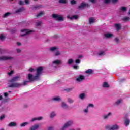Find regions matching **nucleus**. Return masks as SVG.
I'll list each match as a JSON object with an SVG mask.
<instances>
[{"label":"nucleus","instance_id":"c756f323","mask_svg":"<svg viewBox=\"0 0 130 130\" xmlns=\"http://www.w3.org/2000/svg\"><path fill=\"white\" fill-rule=\"evenodd\" d=\"M60 55V52L59 51H56L55 53H54V55L55 56H58V55Z\"/></svg>","mask_w":130,"mask_h":130},{"label":"nucleus","instance_id":"8fccbe9b","mask_svg":"<svg viewBox=\"0 0 130 130\" xmlns=\"http://www.w3.org/2000/svg\"><path fill=\"white\" fill-rule=\"evenodd\" d=\"M74 69H75V70H78V69H79V66H77V65H74L73 66Z\"/></svg>","mask_w":130,"mask_h":130},{"label":"nucleus","instance_id":"aec40b11","mask_svg":"<svg viewBox=\"0 0 130 130\" xmlns=\"http://www.w3.org/2000/svg\"><path fill=\"white\" fill-rule=\"evenodd\" d=\"M17 123L15 122H11L9 124V126L12 127V126H16Z\"/></svg>","mask_w":130,"mask_h":130},{"label":"nucleus","instance_id":"0eeeda50","mask_svg":"<svg viewBox=\"0 0 130 130\" xmlns=\"http://www.w3.org/2000/svg\"><path fill=\"white\" fill-rule=\"evenodd\" d=\"M106 129H109V130H117L119 128V126L117 125H114L112 126H107L106 127Z\"/></svg>","mask_w":130,"mask_h":130},{"label":"nucleus","instance_id":"680f3d73","mask_svg":"<svg viewBox=\"0 0 130 130\" xmlns=\"http://www.w3.org/2000/svg\"><path fill=\"white\" fill-rule=\"evenodd\" d=\"M111 1H112V3H113L114 4L115 3H116V2H117V0H111Z\"/></svg>","mask_w":130,"mask_h":130},{"label":"nucleus","instance_id":"4468645a","mask_svg":"<svg viewBox=\"0 0 130 130\" xmlns=\"http://www.w3.org/2000/svg\"><path fill=\"white\" fill-rule=\"evenodd\" d=\"M93 71L92 69H88L85 71L86 74H88V75H93Z\"/></svg>","mask_w":130,"mask_h":130},{"label":"nucleus","instance_id":"a878e982","mask_svg":"<svg viewBox=\"0 0 130 130\" xmlns=\"http://www.w3.org/2000/svg\"><path fill=\"white\" fill-rule=\"evenodd\" d=\"M89 24H93L95 22V20H94V19L93 17H90L89 19Z\"/></svg>","mask_w":130,"mask_h":130},{"label":"nucleus","instance_id":"2f4dec72","mask_svg":"<svg viewBox=\"0 0 130 130\" xmlns=\"http://www.w3.org/2000/svg\"><path fill=\"white\" fill-rule=\"evenodd\" d=\"M5 36H4L3 34H1L0 35V39L1 40H2V41H4V40H5Z\"/></svg>","mask_w":130,"mask_h":130},{"label":"nucleus","instance_id":"a19ab883","mask_svg":"<svg viewBox=\"0 0 130 130\" xmlns=\"http://www.w3.org/2000/svg\"><path fill=\"white\" fill-rule=\"evenodd\" d=\"M40 7V6H38V5H34L33 6V9L35 10L36 9H38Z\"/></svg>","mask_w":130,"mask_h":130},{"label":"nucleus","instance_id":"6ab92c4d","mask_svg":"<svg viewBox=\"0 0 130 130\" xmlns=\"http://www.w3.org/2000/svg\"><path fill=\"white\" fill-rule=\"evenodd\" d=\"M60 63H61V61H60V60H56L53 61V64H57V66H58V64H60Z\"/></svg>","mask_w":130,"mask_h":130},{"label":"nucleus","instance_id":"4d7b16f0","mask_svg":"<svg viewBox=\"0 0 130 130\" xmlns=\"http://www.w3.org/2000/svg\"><path fill=\"white\" fill-rule=\"evenodd\" d=\"M16 51H17L18 53H20V52H21V49H16Z\"/></svg>","mask_w":130,"mask_h":130},{"label":"nucleus","instance_id":"bb28decb","mask_svg":"<svg viewBox=\"0 0 130 130\" xmlns=\"http://www.w3.org/2000/svg\"><path fill=\"white\" fill-rule=\"evenodd\" d=\"M122 102V100L119 99L117 102H116L115 105H119V104H120V103H121Z\"/></svg>","mask_w":130,"mask_h":130},{"label":"nucleus","instance_id":"9d476101","mask_svg":"<svg viewBox=\"0 0 130 130\" xmlns=\"http://www.w3.org/2000/svg\"><path fill=\"white\" fill-rule=\"evenodd\" d=\"M12 57H7L5 56H3L2 57H0V61L3 60V61H5V60H9V59H11Z\"/></svg>","mask_w":130,"mask_h":130},{"label":"nucleus","instance_id":"cd10ccee","mask_svg":"<svg viewBox=\"0 0 130 130\" xmlns=\"http://www.w3.org/2000/svg\"><path fill=\"white\" fill-rule=\"evenodd\" d=\"M114 41L116 42V43H117V44H118V43H119V42H120V41L119 40V38L116 37L114 39Z\"/></svg>","mask_w":130,"mask_h":130},{"label":"nucleus","instance_id":"f03ea898","mask_svg":"<svg viewBox=\"0 0 130 130\" xmlns=\"http://www.w3.org/2000/svg\"><path fill=\"white\" fill-rule=\"evenodd\" d=\"M28 79L29 82H34V81H38L39 78L36 75L33 76V75L31 74H28Z\"/></svg>","mask_w":130,"mask_h":130},{"label":"nucleus","instance_id":"b1692460","mask_svg":"<svg viewBox=\"0 0 130 130\" xmlns=\"http://www.w3.org/2000/svg\"><path fill=\"white\" fill-rule=\"evenodd\" d=\"M53 101H60V97L57 96L55 97L52 99Z\"/></svg>","mask_w":130,"mask_h":130},{"label":"nucleus","instance_id":"39448f33","mask_svg":"<svg viewBox=\"0 0 130 130\" xmlns=\"http://www.w3.org/2000/svg\"><path fill=\"white\" fill-rule=\"evenodd\" d=\"M52 17L53 19H55L57 21H63V17L58 15V14H52Z\"/></svg>","mask_w":130,"mask_h":130},{"label":"nucleus","instance_id":"dca6fc26","mask_svg":"<svg viewBox=\"0 0 130 130\" xmlns=\"http://www.w3.org/2000/svg\"><path fill=\"white\" fill-rule=\"evenodd\" d=\"M24 10L25 9L24 8V7H21L17 9V10H16L15 13H21V12H23V11H24Z\"/></svg>","mask_w":130,"mask_h":130},{"label":"nucleus","instance_id":"423d86ee","mask_svg":"<svg viewBox=\"0 0 130 130\" xmlns=\"http://www.w3.org/2000/svg\"><path fill=\"white\" fill-rule=\"evenodd\" d=\"M42 71H43V67H39L37 69V74L36 75L39 79L40 77V75L42 74Z\"/></svg>","mask_w":130,"mask_h":130},{"label":"nucleus","instance_id":"e2e57ef3","mask_svg":"<svg viewBox=\"0 0 130 130\" xmlns=\"http://www.w3.org/2000/svg\"><path fill=\"white\" fill-rule=\"evenodd\" d=\"M84 112H85L86 113H87V112H88V109H86L84 110Z\"/></svg>","mask_w":130,"mask_h":130},{"label":"nucleus","instance_id":"ddd939ff","mask_svg":"<svg viewBox=\"0 0 130 130\" xmlns=\"http://www.w3.org/2000/svg\"><path fill=\"white\" fill-rule=\"evenodd\" d=\"M67 18L70 20H74V19H75V20H77V19H78V15H73L72 17L68 16Z\"/></svg>","mask_w":130,"mask_h":130},{"label":"nucleus","instance_id":"f257e3e1","mask_svg":"<svg viewBox=\"0 0 130 130\" xmlns=\"http://www.w3.org/2000/svg\"><path fill=\"white\" fill-rule=\"evenodd\" d=\"M20 78L19 76H16L9 80L8 82L9 83H11V84L8 86L9 88H19V87H21L23 85L22 83L14 82L19 81Z\"/></svg>","mask_w":130,"mask_h":130},{"label":"nucleus","instance_id":"603ef678","mask_svg":"<svg viewBox=\"0 0 130 130\" xmlns=\"http://www.w3.org/2000/svg\"><path fill=\"white\" fill-rule=\"evenodd\" d=\"M41 24H42V22L41 21L37 22V26H40V25H41Z\"/></svg>","mask_w":130,"mask_h":130},{"label":"nucleus","instance_id":"7ed1b4c3","mask_svg":"<svg viewBox=\"0 0 130 130\" xmlns=\"http://www.w3.org/2000/svg\"><path fill=\"white\" fill-rule=\"evenodd\" d=\"M90 5L88 4H86L85 2H82L81 3L80 5L78 6L77 8L78 10H83V9H85V8H89Z\"/></svg>","mask_w":130,"mask_h":130},{"label":"nucleus","instance_id":"4be33fe9","mask_svg":"<svg viewBox=\"0 0 130 130\" xmlns=\"http://www.w3.org/2000/svg\"><path fill=\"white\" fill-rule=\"evenodd\" d=\"M62 107H63V108H64V109H67L69 108V106L66 104V103L62 102Z\"/></svg>","mask_w":130,"mask_h":130},{"label":"nucleus","instance_id":"c03bdc74","mask_svg":"<svg viewBox=\"0 0 130 130\" xmlns=\"http://www.w3.org/2000/svg\"><path fill=\"white\" fill-rule=\"evenodd\" d=\"M24 4V2L23 1H22V0H20L19 2V5H20V6L23 5Z\"/></svg>","mask_w":130,"mask_h":130},{"label":"nucleus","instance_id":"0e129e2a","mask_svg":"<svg viewBox=\"0 0 130 130\" xmlns=\"http://www.w3.org/2000/svg\"><path fill=\"white\" fill-rule=\"evenodd\" d=\"M17 45H18V46H20V45H21V43H20V42H17Z\"/></svg>","mask_w":130,"mask_h":130},{"label":"nucleus","instance_id":"774afa93","mask_svg":"<svg viewBox=\"0 0 130 130\" xmlns=\"http://www.w3.org/2000/svg\"><path fill=\"white\" fill-rule=\"evenodd\" d=\"M3 99V96L0 95V100H2Z\"/></svg>","mask_w":130,"mask_h":130},{"label":"nucleus","instance_id":"052dcab7","mask_svg":"<svg viewBox=\"0 0 130 130\" xmlns=\"http://www.w3.org/2000/svg\"><path fill=\"white\" fill-rule=\"evenodd\" d=\"M105 1L106 4H108V3H109V2H110V0H105Z\"/></svg>","mask_w":130,"mask_h":130},{"label":"nucleus","instance_id":"393cba45","mask_svg":"<svg viewBox=\"0 0 130 130\" xmlns=\"http://www.w3.org/2000/svg\"><path fill=\"white\" fill-rule=\"evenodd\" d=\"M110 115H111V113H109L107 115H104L103 116L104 119H107V118H108Z\"/></svg>","mask_w":130,"mask_h":130},{"label":"nucleus","instance_id":"49530a36","mask_svg":"<svg viewBox=\"0 0 130 130\" xmlns=\"http://www.w3.org/2000/svg\"><path fill=\"white\" fill-rule=\"evenodd\" d=\"M29 81H24L23 82V85L26 86V85H27V83H29Z\"/></svg>","mask_w":130,"mask_h":130},{"label":"nucleus","instance_id":"72a5a7b5","mask_svg":"<svg viewBox=\"0 0 130 130\" xmlns=\"http://www.w3.org/2000/svg\"><path fill=\"white\" fill-rule=\"evenodd\" d=\"M59 3L60 4H67V0H59Z\"/></svg>","mask_w":130,"mask_h":130},{"label":"nucleus","instance_id":"5fc2aeb1","mask_svg":"<svg viewBox=\"0 0 130 130\" xmlns=\"http://www.w3.org/2000/svg\"><path fill=\"white\" fill-rule=\"evenodd\" d=\"M4 96H5V97L7 98V97H8V96H9V94H8V93L5 92V93H4Z\"/></svg>","mask_w":130,"mask_h":130},{"label":"nucleus","instance_id":"13d9d810","mask_svg":"<svg viewBox=\"0 0 130 130\" xmlns=\"http://www.w3.org/2000/svg\"><path fill=\"white\" fill-rule=\"evenodd\" d=\"M90 2H91V3H92V4H95L96 0H90Z\"/></svg>","mask_w":130,"mask_h":130},{"label":"nucleus","instance_id":"69168bd1","mask_svg":"<svg viewBox=\"0 0 130 130\" xmlns=\"http://www.w3.org/2000/svg\"><path fill=\"white\" fill-rule=\"evenodd\" d=\"M48 129V130H52V127H49Z\"/></svg>","mask_w":130,"mask_h":130},{"label":"nucleus","instance_id":"a211bd4d","mask_svg":"<svg viewBox=\"0 0 130 130\" xmlns=\"http://www.w3.org/2000/svg\"><path fill=\"white\" fill-rule=\"evenodd\" d=\"M43 118L42 117H37V118H33L32 119H31V121L33 122V121H35L36 120H41V119H42Z\"/></svg>","mask_w":130,"mask_h":130},{"label":"nucleus","instance_id":"a18cd8bd","mask_svg":"<svg viewBox=\"0 0 130 130\" xmlns=\"http://www.w3.org/2000/svg\"><path fill=\"white\" fill-rule=\"evenodd\" d=\"M68 102H69V103H73L74 101L72 100V99H68Z\"/></svg>","mask_w":130,"mask_h":130},{"label":"nucleus","instance_id":"f8f14e48","mask_svg":"<svg viewBox=\"0 0 130 130\" xmlns=\"http://www.w3.org/2000/svg\"><path fill=\"white\" fill-rule=\"evenodd\" d=\"M105 38H111V37H113V34L111 33H107L104 35Z\"/></svg>","mask_w":130,"mask_h":130},{"label":"nucleus","instance_id":"6e6d98bb","mask_svg":"<svg viewBox=\"0 0 130 130\" xmlns=\"http://www.w3.org/2000/svg\"><path fill=\"white\" fill-rule=\"evenodd\" d=\"M25 3L26 4V5H28L29 4V0H25Z\"/></svg>","mask_w":130,"mask_h":130},{"label":"nucleus","instance_id":"ea45409f","mask_svg":"<svg viewBox=\"0 0 130 130\" xmlns=\"http://www.w3.org/2000/svg\"><path fill=\"white\" fill-rule=\"evenodd\" d=\"M54 116H55V113L53 112L51 113L50 117L51 118H52V117H54Z\"/></svg>","mask_w":130,"mask_h":130},{"label":"nucleus","instance_id":"09e8293b","mask_svg":"<svg viewBox=\"0 0 130 130\" xmlns=\"http://www.w3.org/2000/svg\"><path fill=\"white\" fill-rule=\"evenodd\" d=\"M88 107H94V105L93 104H89L87 108Z\"/></svg>","mask_w":130,"mask_h":130},{"label":"nucleus","instance_id":"338daca9","mask_svg":"<svg viewBox=\"0 0 130 130\" xmlns=\"http://www.w3.org/2000/svg\"><path fill=\"white\" fill-rule=\"evenodd\" d=\"M81 57H83V56L80 55L79 56H78V58H81Z\"/></svg>","mask_w":130,"mask_h":130},{"label":"nucleus","instance_id":"c85d7f7f","mask_svg":"<svg viewBox=\"0 0 130 130\" xmlns=\"http://www.w3.org/2000/svg\"><path fill=\"white\" fill-rule=\"evenodd\" d=\"M10 15H11V13L7 12L4 15L3 18H7V17H9Z\"/></svg>","mask_w":130,"mask_h":130},{"label":"nucleus","instance_id":"58836bf2","mask_svg":"<svg viewBox=\"0 0 130 130\" xmlns=\"http://www.w3.org/2000/svg\"><path fill=\"white\" fill-rule=\"evenodd\" d=\"M73 62H74V60H73V59H70L68 60L69 64H72V63H73Z\"/></svg>","mask_w":130,"mask_h":130},{"label":"nucleus","instance_id":"9b49d317","mask_svg":"<svg viewBox=\"0 0 130 130\" xmlns=\"http://www.w3.org/2000/svg\"><path fill=\"white\" fill-rule=\"evenodd\" d=\"M115 27L116 28V30L118 31L121 29V24H120V23H116L115 24Z\"/></svg>","mask_w":130,"mask_h":130},{"label":"nucleus","instance_id":"7c9ffc66","mask_svg":"<svg viewBox=\"0 0 130 130\" xmlns=\"http://www.w3.org/2000/svg\"><path fill=\"white\" fill-rule=\"evenodd\" d=\"M27 124H28V122H24L20 125V126L21 127H24V126H26V125H27Z\"/></svg>","mask_w":130,"mask_h":130},{"label":"nucleus","instance_id":"f704fd0d","mask_svg":"<svg viewBox=\"0 0 130 130\" xmlns=\"http://www.w3.org/2000/svg\"><path fill=\"white\" fill-rule=\"evenodd\" d=\"M57 48L56 47H53L50 48V51H55Z\"/></svg>","mask_w":130,"mask_h":130},{"label":"nucleus","instance_id":"20e7f679","mask_svg":"<svg viewBox=\"0 0 130 130\" xmlns=\"http://www.w3.org/2000/svg\"><path fill=\"white\" fill-rule=\"evenodd\" d=\"M21 32L24 33L23 34L20 35V36L23 37V36H26V35H28L29 34H31V33H33L34 31L24 29L21 30Z\"/></svg>","mask_w":130,"mask_h":130},{"label":"nucleus","instance_id":"bf43d9fd","mask_svg":"<svg viewBox=\"0 0 130 130\" xmlns=\"http://www.w3.org/2000/svg\"><path fill=\"white\" fill-rule=\"evenodd\" d=\"M29 72H33V71H34V69L33 68H30L29 70Z\"/></svg>","mask_w":130,"mask_h":130},{"label":"nucleus","instance_id":"1a4fd4ad","mask_svg":"<svg viewBox=\"0 0 130 130\" xmlns=\"http://www.w3.org/2000/svg\"><path fill=\"white\" fill-rule=\"evenodd\" d=\"M84 80H85V76H84L83 75H79L76 78V81L77 82H82Z\"/></svg>","mask_w":130,"mask_h":130},{"label":"nucleus","instance_id":"37998d69","mask_svg":"<svg viewBox=\"0 0 130 130\" xmlns=\"http://www.w3.org/2000/svg\"><path fill=\"white\" fill-rule=\"evenodd\" d=\"M98 55L100 56H101V55H105V54L104 53V52L102 51V52L99 53Z\"/></svg>","mask_w":130,"mask_h":130},{"label":"nucleus","instance_id":"f3484780","mask_svg":"<svg viewBox=\"0 0 130 130\" xmlns=\"http://www.w3.org/2000/svg\"><path fill=\"white\" fill-rule=\"evenodd\" d=\"M38 127H39V125H35L34 126H32L30 128V130H36V129H37V128H38Z\"/></svg>","mask_w":130,"mask_h":130},{"label":"nucleus","instance_id":"e433bc0d","mask_svg":"<svg viewBox=\"0 0 130 130\" xmlns=\"http://www.w3.org/2000/svg\"><path fill=\"white\" fill-rule=\"evenodd\" d=\"M80 98L81 99H84V98H85V93H81L80 95Z\"/></svg>","mask_w":130,"mask_h":130},{"label":"nucleus","instance_id":"5701e85b","mask_svg":"<svg viewBox=\"0 0 130 130\" xmlns=\"http://www.w3.org/2000/svg\"><path fill=\"white\" fill-rule=\"evenodd\" d=\"M103 87L104 88H109V84L107 82H104Z\"/></svg>","mask_w":130,"mask_h":130},{"label":"nucleus","instance_id":"3c124183","mask_svg":"<svg viewBox=\"0 0 130 130\" xmlns=\"http://www.w3.org/2000/svg\"><path fill=\"white\" fill-rule=\"evenodd\" d=\"M5 118V115H3L0 117V120H3Z\"/></svg>","mask_w":130,"mask_h":130},{"label":"nucleus","instance_id":"de8ad7c7","mask_svg":"<svg viewBox=\"0 0 130 130\" xmlns=\"http://www.w3.org/2000/svg\"><path fill=\"white\" fill-rule=\"evenodd\" d=\"M81 62V60H80V59H77L75 60V63H80Z\"/></svg>","mask_w":130,"mask_h":130},{"label":"nucleus","instance_id":"473e14b6","mask_svg":"<svg viewBox=\"0 0 130 130\" xmlns=\"http://www.w3.org/2000/svg\"><path fill=\"white\" fill-rule=\"evenodd\" d=\"M43 12H40L37 15V18H39V17H42V15H43Z\"/></svg>","mask_w":130,"mask_h":130},{"label":"nucleus","instance_id":"c9c22d12","mask_svg":"<svg viewBox=\"0 0 130 130\" xmlns=\"http://www.w3.org/2000/svg\"><path fill=\"white\" fill-rule=\"evenodd\" d=\"M126 7H122L121 8V11H122V12H126Z\"/></svg>","mask_w":130,"mask_h":130},{"label":"nucleus","instance_id":"2eb2a0df","mask_svg":"<svg viewBox=\"0 0 130 130\" xmlns=\"http://www.w3.org/2000/svg\"><path fill=\"white\" fill-rule=\"evenodd\" d=\"M124 123H125V126H128V125H129V123H130V120L128 119H126L124 120Z\"/></svg>","mask_w":130,"mask_h":130},{"label":"nucleus","instance_id":"6e6552de","mask_svg":"<svg viewBox=\"0 0 130 130\" xmlns=\"http://www.w3.org/2000/svg\"><path fill=\"white\" fill-rule=\"evenodd\" d=\"M72 124H73V121H69L62 127V130L66 129V128H67V127H69V126H71V125H72Z\"/></svg>","mask_w":130,"mask_h":130},{"label":"nucleus","instance_id":"864d4df0","mask_svg":"<svg viewBox=\"0 0 130 130\" xmlns=\"http://www.w3.org/2000/svg\"><path fill=\"white\" fill-rule=\"evenodd\" d=\"M14 73L13 71H11L10 72H9L8 74L9 76H11L13 73Z\"/></svg>","mask_w":130,"mask_h":130},{"label":"nucleus","instance_id":"79ce46f5","mask_svg":"<svg viewBox=\"0 0 130 130\" xmlns=\"http://www.w3.org/2000/svg\"><path fill=\"white\" fill-rule=\"evenodd\" d=\"M72 90H73V88H70L65 89L64 91H67L68 92H71V91H72Z\"/></svg>","mask_w":130,"mask_h":130},{"label":"nucleus","instance_id":"412c9836","mask_svg":"<svg viewBox=\"0 0 130 130\" xmlns=\"http://www.w3.org/2000/svg\"><path fill=\"white\" fill-rule=\"evenodd\" d=\"M122 21H124V22H128V21H130V18L128 17H125L122 18Z\"/></svg>","mask_w":130,"mask_h":130},{"label":"nucleus","instance_id":"4c0bfd02","mask_svg":"<svg viewBox=\"0 0 130 130\" xmlns=\"http://www.w3.org/2000/svg\"><path fill=\"white\" fill-rule=\"evenodd\" d=\"M70 3L71 5H76V4H77V1L75 0H71Z\"/></svg>","mask_w":130,"mask_h":130}]
</instances>
